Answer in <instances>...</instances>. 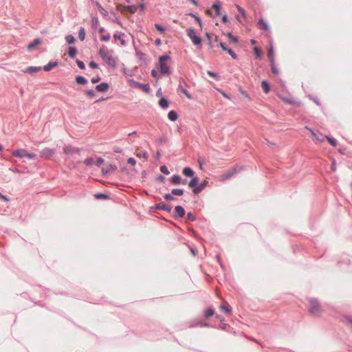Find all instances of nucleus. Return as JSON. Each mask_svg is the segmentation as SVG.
I'll return each mask as SVG.
<instances>
[{
	"label": "nucleus",
	"instance_id": "nucleus-16",
	"mask_svg": "<svg viewBox=\"0 0 352 352\" xmlns=\"http://www.w3.org/2000/svg\"><path fill=\"white\" fill-rule=\"evenodd\" d=\"M116 170V166L109 164L106 167L102 168V171L104 174H107L111 171Z\"/></svg>",
	"mask_w": 352,
	"mask_h": 352
},
{
	"label": "nucleus",
	"instance_id": "nucleus-20",
	"mask_svg": "<svg viewBox=\"0 0 352 352\" xmlns=\"http://www.w3.org/2000/svg\"><path fill=\"white\" fill-rule=\"evenodd\" d=\"M267 57H268L270 63H273V62L275 61V59H274V50H273L272 45L270 46V49L268 50Z\"/></svg>",
	"mask_w": 352,
	"mask_h": 352
},
{
	"label": "nucleus",
	"instance_id": "nucleus-44",
	"mask_svg": "<svg viewBox=\"0 0 352 352\" xmlns=\"http://www.w3.org/2000/svg\"><path fill=\"white\" fill-rule=\"evenodd\" d=\"M155 27L157 29V30H158L161 33H164L165 31V29L162 26H161L160 25H159L157 23L155 24Z\"/></svg>",
	"mask_w": 352,
	"mask_h": 352
},
{
	"label": "nucleus",
	"instance_id": "nucleus-58",
	"mask_svg": "<svg viewBox=\"0 0 352 352\" xmlns=\"http://www.w3.org/2000/svg\"><path fill=\"white\" fill-rule=\"evenodd\" d=\"M219 46L221 47V48L223 50V51H227L228 50V48H227L226 47V45L223 43H219Z\"/></svg>",
	"mask_w": 352,
	"mask_h": 352
},
{
	"label": "nucleus",
	"instance_id": "nucleus-61",
	"mask_svg": "<svg viewBox=\"0 0 352 352\" xmlns=\"http://www.w3.org/2000/svg\"><path fill=\"white\" fill-rule=\"evenodd\" d=\"M222 21L224 23H227L228 22V16L226 15L223 16Z\"/></svg>",
	"mask_w": 352,
	"mask_h": 352
},
{
	"label": "nucleus",
	"instance_id": "nucleus-24",
	"mask_svg": "<svg viewBox=\"0 0 352 352\" xmlns=\"http://www.w3.org/2000/svg\"><path fill=\"white\" fill-rule=\"evenodd\" d=\"M168 118L171 121H175L177 119L178 116H177V113L175 111H170L168 113Z\"/></svg>",
	"mask_w": 352,
	"mask_h": 352
},
{
	"label": "nucleus",
	"instance_id": "nucleus-27",
	"mask_svg": "<svg viewBox=\"0 0 352 352\" xmlns=\"http://www.w3.org/2000/svg\"><path fill=\"white\" fill-rule=\"evenodd\" d=\"M85 30L84 28H80L78 32V37L81 41H83L85 38Z\"/></svg>",
	"mask_w": 352,
	"mask_h": 352
},
{
	"label": "nucleus",
	"instance_id": "nucleus-48",
	"mask_svg": "<svg viewBox=\"0 0 352 352\" xmlns=\"http://www.w3.org/2000/svg\"><path fill=\"white\" fill-rule=\"evenodd\" d=\"M187 218L188 220L192 221H195L196 219L195 216L191 212H188L187 214Z\"/></svg>",
	"mask_w": 352,
	"mask_h": 352
},
{
	"label": "nucleus",
	"instance_id": "nucleus-38",
	"mask_svg": "<svg viewBox=\"0 0 352 352\" xmlns=\"http://www.w3.org/2000/svg\"><path fill=\"white\" fill-rule=\"evenodd\" d=\"M65 40L68 43H72L75 41V38L72 35H67L65 37Z\"/></svg>",
	"mask_w": 352,
	"mask_h": 352
},
{
	"label": "nucleus",
	"instance_id": "nucleus-1",
	"mask_svg": "<svg viewBox=\"0 0 352 352\" xmlns=\"http://www.w3.org/2000/svg\"><path fill=\"white\" fill-rule=\"evenodd\" d=\"M98 54L102 59L110 67L115 68L117 65V58H115L111 54L108 48L102 45L100 47Z\"/></svg>",
	"mask_w": 352,
	"mask_h": 352
},
{
	"label": "nucleus",
	"instance_id": "nucleus-36",
	"mask_svg": "<svg viewBox=\"0 0 352 352\" xmlns=\"http://www.w3.org/2000/svg\"><path fill=\"white\" fill-rule=\"evenodd\" d=\"M171 193L174 195L182 196L184 194V191L182 189H173Z\"/></svg>",
	"mask_w": 352,
	"mask_h": 352
},
{
	"label": "nucleus",
	"instance_id": "nucleus-54",
	"mask_svg": "<svg viewBox=\"0 0 352 352\" xmlns=\"http://www.w3.org/2000/svg\"><path fill=\"white\" fill-rule=\"evenodd\" d=\"M151 75L154 78H159V76H160L159 74H158V72L157 70H155V69H153L151 71Z\"/></svg>",
	"mask_w": 352,
	"mask_h": 352
},
{
	"label": "nucleus",
	"instance_id": "nucleus-64",
	"mask_svg": "<svg viewBox=\"0 0 352 352\" xmlns=\"http://www.w3.org/2000/svg\"><path fill=\"white\" fill-rule=\"evenodd\" d=\"M0 197H1V198L3 200H4V201H8V199L6 196L1 195H0Z\"/></svg>",
	"mask_w": 352,
	"mask_h": 352
},
{
	"label": "nucleus",
	"instance_id": "nucleus-26",
	"mask_svg": "<svg viewBox=\"0 0 352 352\" xmlns=\"http://www.w3.org/2000/svg\"><path fill=\"white\" fill-rule=\"evenodd\" d=\"M261 87H262V88L263 89V91L265 94H267L270 91V85H269L268 82L266 80H263L262 81Z\"/></svg>",
	"mask_w": 352,
	"mask_h": 352
},
{
	"label": "nucleus",
	"instance_id": "nucleus-12",
	"mask_svg": "<svg viewBox=\"0 0 352 352\" xmlns=\"http://www.w3.org/2000/svg\"><path fill=\"white\" fill-rule=\"evenodd\" d=\"M96 89L99 92H105L109 89V85L106 82H102L100 85H97Z\"/></svg>",
	"mask_w": 352,
	"mask_h": 352
},
{
	"label": "nucleus",
	"instance_id": "nucleus-15",
	"mask_svg": "<svg viewBox=\"0 0 352 352\" xmlns=\"http://www.w3.org/2000/svg\"><path fill=\"white\" fill-rule=\"evenodd\" d=\"M170 182L173 184H180L182 182V177L179 175H174L170 179Z\"/></svg>",
	"mask_w": 352,
	"mask_h": 352
},
{
	"label": "nucleus",
	"instance_id": "nucleus-49",
	"mask_svg": "<svg viewBox=\"0 0 352 352\" xmlns=\"http://www.w3.org/2000/svg\"><path fill=\"white\" fill-rule=\"evenodd\" d=\"M91 22H92V25L94 28H96L99 23V21H98V18H93L91 20Z\"/></svg>",
	"mask_w": 352,
	"mask_h": 352
},
{
	"label": "nucleus",
	"instance_id": "nucleus-34",
	"mask_svg": "<svg viewBox=\"0 0 352 352\" xmlns=\"http://www.w3.org/2000/svg\"><path fill=\"white\" fill-rule=\"evenodd\" d=\"M212 8L216 10V16L220 15L221 4L219 3H214Z\"/></svg>",
	"mask_w": 352,
	"mask_h": 352
},
{
	"label": "nucleus",
	"instance_id": "nucleus-39",
	"mask_svg": "<svg viewBox=\"0 0 352 352\" xmlns=\"http://www.w3.org/2000/svg\"><path fill=\"white\" fill-rule=\"evenodd\" d=\"M122 35H123V34H122V35L120 34V35H118H118L115 34V35H114V38H115L118 39V40L120 41V43H121V45H126V42H125V41L122 38Z\"/></svg>",
	"mask_w": 352,
	"mask_h": 352
},
{
	"label": "nucleus",
	"instance_id": "nucleus-40",
	"mask_svg": "<svg viewBox=\"0 0 352 352\" xmlns=\"http://www.w3.org/2000/svg\"><path fill=\"white\" fill-rule=\"evenodd\" d=\"M160 170L162 173H164L165 175H168L170 173L168 170V168L166 166H162L160 167Z\"/></svg>",
	"mask_w": 352,
	"mask_h": 352
},
{
	"label": "nucleus",
	"instance_id": "nucleus-3",
	"mask_svg": "<svg viewBox=\"0 0 352 352\" xmlns=\"http://www.w3.org/2000/svg\"><path fill=\"white\" fill-rule=\"evenodd\" d=\"M170 60V56L168 55H163L159 58L158 68L162 75L170 74V68L167 62Z\"/></svg>",
	"mask_w": 352,
	"mask_h": 352
},
{
	"label": "nucleus",
	"instance_id": "nucleus-55",
	"mask_svg": "<svg viewBox=\"0 0 352 352\" xmlns=\"http://www.w3.org/2000/svg\"><path fill=\"white\" fill-rule=\"evenodd\" d=\"M104 162V160L99 157L96 161V166H100Z\"/></svg>",
	"mask_w": 352,
	"mask_h": 352
},
{
	"label": "nucleus",
	"instance_id": "nucleus-57",
	"mask_svg": "<svg viewBox=\"0 0 352 352\" xmlns=\"http://www.w3.org/2000/svg\"><path fill=\"white\" fill-rule=\"evenodd\" d=\"M89 67H91V68H97L98 67V64L96 63L94 61H91L89 63Z\"/></svg>",
	"mask_w": 352,
	"mask_h": 352
},
{
	"label": "nucleus",
	"instance_id": "nucleus-22",
	"mask_svg": "<svg viewBox=\"0 0 352 352\" xmlns=\"http://www.w3.org/2000/svg\"><path fill=\"white\" fill-rule=\"evenodd\" d=\"M57 65L56 62H50L43 67L45 72H49Z\"/></svg>",
	"mask_w": 352,
	"mask_h": 352
},
{
	"label": "nucleus",
	"instance_id": "nucleus-13",
	"mask_svg": "<svg viewBox=\"0 0 352 352\" xmlns=\"http://www.w3.org/2000/svg\"><path fill=\"white\" fill-rule=\"evenodd\" d=\"M305 129L309 130L311 133L312 136L314 138L316 142H323L324 140V136L322 138H320L317 133H316L311 128L308 126H305Z\"/></svg>",
	"mask_w": 352,
	"mask_h": 352
},
{
	"label": "nucleus",
	"instance_id": "nucleus-46",
	"mask_svg": "<svg viewBox=\"0 0 352 352\" xmlns=\"http://www.w3.org/2000/svg\"><path fill=\"white\" fill-rule=\"evenodd\" d=\"M164 197L166 201L175 200V197H173L170 194H166L164 195Z\"/></svg>",
	"mask_w": 352,
	"mask_h": 352
},
{
	"label": "nucleus",
	"instance_id": "nucleus-10",
	"mask_svg": "<svg viewBox=\"0 0 352 352\" xmlns=\"http://www.w3.org/2000/svg\"><path fill=\"white\" fill-rule=\"evenodd\" d=\"M135 155L139 158H143L144 160H147L148 158V153L144 150H138Z\"/></svg>",
	"mask_w": 352,
	"mask_h": 352
},
{
	"label": "nucleus",
	"instance_id": "nucleus-31",
	"mask_svg": "<svg viewBox=\"0 0 352 352\" xmlns=\"http://www.w3.org/2000/svg\"><path fill=\"white\" fill-rule=\"evenodd\" d=\"M324 140H327V141L329 142V144L333 146H337V142L336 140L334 139V138H329L328 136H326L324 135Z\"/></svg>",
	"mask_w": 352,
	"mask_h": 352
},
{
	"label": "nucleus",
	"instance_id": "nucleus-47",
	"mask_svg": "<svg viewBox=\"0 0 352 352\" xmlns=\"http://www.w3.org/2000/svg\"><path fill=\"white\" fill-rule=\"evenodd\" d=\"M226 52L232 57V58L236 59L237 58L236 54L231 49H228Z\"/></svg>",
	"mask_w": 352,
	"mask_h": 352
},
{
	"label": "nucleus",
	"instance_id": "nucleus-8",
	"mask_svg": "<svg viewBox=\"0 0 352 352\" xmlns=\"http://www.w3.org/2000/svg\"><path fill=\"white\" fill-rule=\"evenodd\" d=\"M278 98L287 104H294L295 102L293 98L289 95H284L282 94H278Z\"/></svg>",
	"mask_w": 352,
	"mask_h": 352
},
{
	"label": "nucleus",
	"instance_id": "nucleus-43",
	"mask_svg": "<svg viewBox=\"0 0 352 352\" xmlns=\"http://www.w3.org/2000/svg\"><path fill=\"white\" fill-rule=\"evenodd\" d=\"M228 36L229 37L230 40L233 43H236L238 41L237 38L234 36L231 33H228Z\"/></svg>",
	"mask_w": 352,
	"mask_h": 352
},
{
	"label": "nucleus",
	"instance_id": "nucleus-41",
	"mask_svg": "<svg viewBox=\"0 0 352 352\" xmlns=\"http://www.w3.org/2000/svg\"><path fill=\"white\" fill-rule=\"evenodd\" d=\"M189 15L191 16L192 17L195 18V19L198 22L199 26L201 27L202 23H201V21L199 17L197 16L196 15H195L194 14H192V13L189 14Z\"/></svg>",
	"mask_w": 352,
	"mask_h": 352
},
{
	"label": "nucleus",
	"instance_id": "nucleus-63",
	"mask_svg": "<svg viewBox=\"0 0 352 352\" xmlns=\"http://www.w3.org/2000/svg\"><path fill=\"white\" fill-rule=\"evenodd\" d=\"M99 10H100V13L106 14V13L104 12L105 11L103 10V8L101 7V6H99Z\"/></svg>",
	"mask_w": 352,
	"mask_h": 352
},
{
	"label": "nucleus",
	"instance_id": "nucleus-28",
	"mask_svg": "<svg viewBox=\"0 0 352 352\" xmlns=\"http://www.w3.org/2000/svg\"><path fill=\"white\" fill-rule=\"evenodd\" d=\"M76 81L79 85H84V84H86L87 82L86 78L81 76H77L76 78Z\"/></svg>",
	"mask_w": 352,
	"mask_h": 352
},
{
	"label": "nucleus",
	"instance_id": "nucleus-9",
	"mask_svg": "<svg viewBox=\"0 0 352 352\" xmlns=\"http://www.w3.org/2000/svg\"><path fill=\"white\" fill-rule=\"evenodd\" d=\"M42 43V41L40 38H36L33 41V42L30 43L28 46V49L29 51H32L35 49L36 46L40 45Z\"/></svg>",
	"mask_w": 352,
	"mask_h": 352
},
{
	"label": "nucleus",
	"instance_id": "nucleus-23",
	"mask_svg": "<svg viewBox=\"0 0 352 352\" xmlns=\"http://www.w3.org/2000/svg\"><path fill=\"white\" fill-rule=\"evenodd\" d=\"M220 309L224 311L226 314H230L231 313V309L228 303H223L220 306Z\"/></svg>",
	"mask_w": 352,
	"mask_h": 352
},
{
	"label": "nucleus",
	"instance_id": "nucleus-7",
	"mask_svg": "<svg viewBox=\"0 0 352 352\" xmlns=\"http://www.w3.org/2000/svg\"><path fill=\"white\" fill-rule=\"evenodd\" d=\"M80 151L79 148L73 147L72 146H66L63 148L64 153L67 155L78 153Z\"/></svg>",
	"mask_w": 352,
	"mask_h": 352
},
{
	"label": "nucleus",
	"instance_id": "nucleus-14",
	"mask_svg": "<svg viewBox=\"0 0 352 352\" xmlns=\"http://www.w3.org/2000/svg\"><path fill=\"white\" fill-rule=\"evenodd\" d=\"M258 28L261 30H263L265 31H268L270 30V28L267 23L263 19H260L258 22Z\"/></svg>",
	"mask_w": 352,
	"mask_h": 352
},
{
	"label": "nucleus",
	"instance_id": "nucleus-33",
	"mask_svg": "<svg viewBox=\"0 0 352 352\" xmlns=\"http://www.w3.org/2000/svg\"><path fill=\"white\" fill-rule=\"evenodd\" d=\"M270 65H271L272 73L275 75H278L279 74V70L278 69V68L276 67V66L275 65V61L273 63H270Z\"/></svg>",
	"mask_w": 352,
	"mask_h": 352
},
{
	"label": "nucleus",
	"instance_id": "nucleus-53",
	"mask_svg": "<svg viewBox=\"0 0 352 352\" xmlns=\"http://www.w3.org/2000/svg\"><path fill=\"white\" fill-rule=\"evenodd\" d=\"M76 63H77L78 66L79 67V68L85 69V66L82 61L77 60Z\"/></svg>",
	"mask_w": 352,
	"mask_h": 352
},
{
	"label": "nucleus",
	"instance_id": "nucleus-32",
	"mask_svg": "<svg viewBox=\"0 0 352 352\" xmlns=\"http://www.w3.org/2000/svg\"><path fill=\"white\" fill-rule=\"evenodd\" d=\"M124 9L128 10L131 14H134L137 11V7L135 6H125Z\"/></svg>",
	"mask_w": 352,
	"mask_h": 352
},
{
	"label": "nucleus",
	"instance_id": "nucleus-59",
	"mask_svg": "<svg viewBox=\"0 0 352 352\" xmlns=\"http://www.w3.org/2000/svg\"><path fill=\"white\" fill-rule=\"evenodd\" d=\"M95 197H96V198H107V196L106 195L101 194V193H100V194H96V195H95Z\"/></svg>",
	"mask_w": 352,
	"mask_h": 352
},
{
	"label": "nucleus",
	"instance_id": "nucleus-37",
	"mask_svg": "<svg viewBox=\"0 0 352 352\" xmlns=\"http://www.w3.org/2000/svg\"><path fill=\"white\" fill-rule=\"evenodd\" d=\"M213 315H214V311H213L212 309L208 308V309H206V311L205 312V316L206 318H209V317H210V316H212Z\"/></svg>",
	"mask_w": 352,
	"mask_h": 352
},
{
	"label": "nucleus",
	"instance_id": "nucleus-21",
	"mask_svg": "<svg viewBox=\"0 0 352 352\" xmlns=\"http://www.w3.org/2000/svg\"><path fill=\"white\" fill-rule=\"evenodd\" d=\"M198 182H199V178L197 177H193L189 182H188V186L190 188H196L198 186Z\"/></svg>",
	"mask_w": 352,
	"mask_h": 352
},
{
	"label": "nucleus",
	"instance_id": "nucleus-29",
	"mask_svg": "<svg viewBox=\"0 0 352 352\" xmlns=\"http://www.w3.org/2000/svg\"><path fill=\"white\" fill-rule=\"evenodd\" d=\"M159 104L162 108L166 109L168 107V102L165 98H162L159 101Z\"/></svg>",
	"mask_w": 352,
	"mask_h": 352
},
{
	"label": "nucleus",
	"instance_id": "nucleus-50",
	"mask_svg": "<svg viewBox=\"0 0 352 352\" xmlns=\"http://www.w3.org/2000/svg\"><path fill=\"white\" fill-rule=\"evenodd\" d=\"M254 53L256 57H259L261 55V50H259L258 47H255L254 48Z\"/></svg>",
	"mask_w": 352,
	"mask_h": 352
},
{
	"label": "nucleus",
	"instance_id": "nucleus-19",
	"mask_svg": "<svg viewBox=\"0 0 352 352\" xmlns=\"http://www.w3.org/2000/svg\"><path fill=\"white\" fill-rule=\"evenodd\" d=\"M175 212L178 214L179 217H182L185 214V210L183 207L181 206H177L175 208Z\"/></svg>",
	"mask_w": 352,
	"mask_h": 352
},
{
	"label": "nucleus",
	"instance_id": "nucleus-17",
	"mask_svg": "<svg viewBox=\"0 0 352 352\" xmlns=\"http://www.w3.org/2000/svg\"><path fill=\"white\" fill-rule=\"evenodd\" d=\"M183 174L186 177H193L194 171L189 167H186L182 170Z\"/></svg>",
	"mask_w": 352,
	"mask_h": 352
},
{
	"label": "nucleus",
	"instance_id": "nucleus-51",
	"mask_svg": "<svg viewBox=\"0 0 352 352\" xmlns=\"http://www.w3.org/2000/svg\"><path fill=\"white\" fill-rule=\"evenodd\" d=\"M127 163L132 165V166H134L135 164H136V161L134 158L133 157H129L128 160H127Z\"/></svg>",
	"mask_w": 352,
	"mask_h": 352
},
{
	"label": "nucleus",
	"instance_id": "nucleus-56",
	"mask_svg": "<svg viewBox=\"0 0 352 352\" xmlns=\"http://www.w3.org/2000/svg\"><path fill=\"white\" fill-rule=\"evenodd\" d=\"M86 94L91 97H94L95 96V93L93 90H88L86 91Z\"/></svg>",
	"mask_w": 352,
	"mask_h": 352
},
{
	"label": "nucleus",
	"instance_id": "nucleus-18",
	"mask_svg": "<svg viewBox=\"0 0 352 352\" xmlns=\"http://www.w3.org/2000/svg\"><path fill=\"white\" fill-rule=\"evenodd\" d=\"M41 70V67H28L23 70L25 73H36Z\"/></svg>",
	"mask_w": 352,
	"mask_h": 352
},
{
	"label": "nucleus",
	"instance_id": "nucleus-11",
	"mask_svg": "<svg viewBox=\"0 0 352 352\" xmlns=\"http://www.w3.org/2000/svg\"><path fill=\"white\" fill-rule=\"evenodd\" d=\"M208 184V182L207 181H204L203 183L200 184L198 186H197L196 188H195L192 191L195 194H198L201 191H202L205 187L207 186Z\"/></svg>",
	"mask_w": 352,
	"mask_h": 352
},
{
	"label": "nucleus",
	"instance_id": "nucleus-42",
	"mask_svg": "<svg viewBox=\"0 0 352 352\" xmlns=\"http://www.w3.org/2000/svg\"><path fill=\"white\" fill-rule=\"evenodd\" d=\"M84 163L87 166H90L94 163V160L91 157L87 158L84 161Z\"/></svg>",
	"mask_w": 352,
	"mask_h": 352
},
{
	"label": "nucleus",
	"instance_id": "nucleus-60",
	"mask_svg": "<svg viewBox=\"0 0 352 352\" xmlns=\"http://www.w3.org/2000/svg\"><path fill=\"white\" fill-rule=\"evenodd\" d=\"M208 74L213 78H216L217 76V74L212 72H210V71H208Z\"/></svg>",
	"mask_w": 352,
	"mask_h": 352
},
{
	"label": "nucleus",
	"instance_id": "nucleus-52",
	"mask_svg": "<svg viewBox=\"0 0 352 352\" xmlns=\"http://www.w3.org/2000/svg\"><path fill=\"white\" fill-rule=\"evenodd\" d=\"M135 86H140V85L138 82H135ZM141 87H143V89L146 91H148L149 90V85H142Z\"/></svg>",
	"mask_w": 352,
	"mask_h": 352
},
{
	"label": "nucleus",
	"instance_id": "nucleus-5",
	"mask_svg": "<svg viewBox=\"0 0 352 352\" xmlns=\"http://www.w3.org/2000/svg\"><path fill=\"white\" fill-rule=\"evenodd\" d=\"M12 154L13 156L19 158L27 157L30 159H34L36 157L35 154L30 153L25 149L23 148L14 150L12 151Z\"/></svg>",
	"mask_w": 352,
	"mask_h": 352
},
{
	"label": "nucleus",
	"instance_id": "nucleus-62",
	"mask_svg": "<svg viewBox=\"0 0 352 352\" xmlns=\"http://www.w3.org/2000/svg\"><path fill=\"white\" fill-rule=\"evenodd\" d=\"M100 80V78H94L91 79V82L92 83H96L98 82V81Z\"/></svg>",
	"mask_w": 352,
	"mask_h": 352
},
{
	"label": "nucleus",
	"instance_id": "nucleus-4",
	"mask_svg": "<svg viewBox=\"0 0 352 352\" xmlns=\"http://www.w3.org/2000/svg\"><path fill=\"white\" fill-rule=\"evenodd\" d=\"M242 167H234L223 174L219 176L218 179L220 182H226L242 170Z\"/></svg>",
	"mask_w": 352,
	"mask_h": 352
},
{
	"label": "nucleus",
	"instance_id": "nucleus-6",
	"mask_svg": "<svg viewBox=\"0 0 352 352\" xmlns=\"http://www.w3.org/2000/svg\"><path fill=\"white\" fill-rule=\"evenodd\" d=\"M188 36L191 39L195 45H199L201 42V38L197 35L195 30L189 28L186 30Z\"/></svg>",
	"mask_w": 352,
	"mask_h": 352
},
{
	"label": "nucleus",
	"instance_id": "nucleus-25",
	"mask_svg": "<svg viewBox=\"0 0 352 352\" xmlns=\"http://www.w3.org/2000/svg\"><path fill=\"white\" fill-rule=\"evenodd\" d=\"M68 54L72 58H75L77 54V50L74 47H69L68 50Z\"/></svg>",
	"mask_w": 352,
	"mask_h": 352
},
{
	"label": "nucleus",
	"instance_id": "nucleus-2",
	"mask_svg": "<svg viewBox=\"0 0 352 352\" xmlns=\"http://www.w3.org/2000/svg\"><path fill=\"white\" fill-rule=\"evenodd\" d=\"M308 311L311 314L317 316L322 314V309L320 302L314 298L309 300Z\"/></svg>",
	"mask_w": 352,
	"mask_h": 352
},
{
	"label": "nucleus",
	"instance_id": "nucleus-30",
	"mask_svg": "<svg viewBox=\"0 0 352 352\" xmlns=\"http://www.w3.org/2000/svg\"><path fill=\"white\" fill-rule=\"evenodd\" d=\"M236 8L238 10V11L241 13V14L243 16V19H246L247 18V13H246L245 10L243 8H241L240 6H239V5H236Z\"/></svg>",
	"mask_w": 352,
	"mask_h": 352
},
{
	"label": "nucleus",
	"instance_id": "nucleus-45",
	"mask_svg": "<svg viewBox=\"0 0 352 352\" xmlns=\"http://www.w3.org/2000/svg\"><path fill=\"white\" fill-rule=\"evenodd\" d=\"M110 35L108 34L107 35H102L100 36V40L102 41H109L110 40Z\"/></svg>",
	"mask_w": 352,
	"mask_h": 352
},
{
	"label": "nucleus",
	"instance_id": "nucleus-35",
	"mask_svg": "<svg viewBox=\"0 0 352 352\" xmlns=\"http://www.w3.org/2000/svg\"><path fill=\"white\" fill-rule=\"evenodd\" d=\"M179 89L181 90V91L184 94L186 95V96L188 98V99H192V96L187 91V90L184 88L182 87V86L181 85H179Z\"/></svg>",
	"mask_w": 352,
	"mask_h": 352
}]
</instances>
